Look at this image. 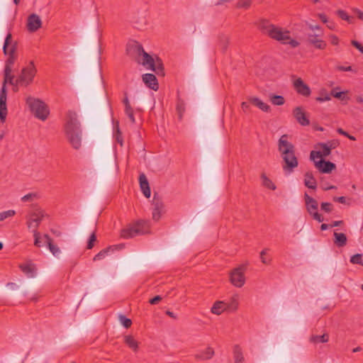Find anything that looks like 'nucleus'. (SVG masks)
I'll list each match as a JSON object with an SVG mask.
<instances>
[{
  "mask_svg": "<svg viewBox=\"0 0 363 363\" xmlns=\"http://www.w3.org/2000/svg\"><path fill=\"white\" fill-rule=\"evenodd\" d=\"M337 14L342 20H345L348 23H352V17L350 16L346 11L343 10H338L337 11Z\"/></svg>",
  "mask_w": 363,
  "mask_h": 363,
  "instance_id": "obj_38",
  "label": "nucleus"
},
{
  "mask_svg": "<svg viewBox=\"0 0 363 363\" xmlns=\"http://www.w3.org/2000/svg\"><path fill=\"white\" fill-rule=\"evenodd\" d=\"M225 311H227L225 302L221 301H216L211 308V312L218 315H220Z\"/></svg>",
  "mask_w": 363,
  "mask_h": 363,
  "instance_id": "obj_28",
  "label": "nucleus"
},
{
  "mask_svg": "<svg viewBox=\"0 0 363 363\" xmlns=\"http://www.w3.org/2000/svg\"><path fill=\"white\" fill-rule=\"evenodd\" d=\"M350 262L354 264H360L363 266L362 255L356 254L352 256L350 258Z\"/></svg>",
  "mask_w": 363,
  "mask_h": 363,
  "instance_id": "obj_40",
  "label": "nucleus"
},
{
  "mask_svg": "<svg viewBox=\"0 0 363 363\" xmlns=\"http://www.w3.org/2000/svg\"><path fill=\"white\" fill-rule=\"evenodd\" d=\"M96 240V237L94 233H93L89 239L88 243H87V248L91 249L94 247V243Z\"/></svg>",
  "mask_w": 363,
  "mask_h": 363,
  "instance_id": "obj_48",
  "label": "nucleus"
},
{
  "mask_svg": "<svg viewBox=\"0 0 363 363\" xmlns=\"http://www.w3.org/2000/svg\"><path fill=\"white\" fill-rule=\"evenodd\" d=\"M304 201L307 212L313 218V219L320 223L324 220L323 216L318 212V201L310 196L307 193L304 194Z\"/></svg>",
  "mask_w": 363,
  "mask_h": 363,
  "instance_id": "obj_8",
  "label": "nucleus"
},
{
  "mask_svg": "<svg viewBox=\"0 0 363 363\" xmlns=\"http://www.w3.org/2000/svg\"><path fill=\"white\" fill-rule=\"evenodd\" d=\"M124 342L134 352L138 351L139 342L132 335L124 336Z\"/></svg>",
  "mask_w": 363,
  "mask_h": 363,
  "instance_id": "obj_31",
  "label": "nucleus"
},
{
  "mask_svg": "<svg viewBox=\"0 0 363 363\" xmlns=\"http://www.w3.org/2000/svg\"><path fill=\"white\" fill-rule=\"evenodd\" d=\"M66 135L73 148L78 150L82 145V130L65 132Z\"/></svg>",
  "mask_w": 363,
  "mask_h": 363,
  "instance_id": "obj_16",
  "label": "nucleus"
},
{
  "mask_svg": "<svg viewBox=\"0 0 363 363\" xmlns=\"http://www.w3.org/2000/svg\"><path fill=\"white\" fill-rule=\"evenodd\" d=\"M34 237V245L40 247L42 246V242L40 240V233L38 230H35L33 233Z\"/></svg>",
  "mask_w": 363,
  "mask_h": 363,
  "instance_id": "obj_43",
  "label": "nucleus"
},
{
  "mask_svg": "<svg viewBox=\"0 0 363 363\" xmlns=\"http://www.w3.org/2000/svg\"><path fill=\"white\" fill-rule=\"evenodd\" d=\"M353 11L356 13L358 18L363 21V12L361 10L358 9H354Z\"/></svg>",
  "mask_w": 363,
  "mask_h": 363,
  "instance_id": "obj_57",
  "label": "nucleus"
},
{
  "mask_svg": "<svg viewBox=\"0 0 363 363\" xmlns=\"http://www.w3.org/2000/svg\"><path fill=\"white\" fill-rule=\"evenodd\" d=\"M330 96L328 94H326L324 97L318 96L316 98V101L319 102H323L325 101H330Z\"/></svg>",
  "mask_w": 363,
  "mask_h": 363,
  "instance_id": "obj_56",
  "label": "nucleus"
},
{
  "mask_svg": "<svg viewBox=\"0 0 363 363\" xmlns=\"http://www.w3.org/2000/svg\"><path fill=\"white\" fill-rule=\"evenodd\" d=\"M334 244L338 247H342L347 245V236L342 233H334Z\"/></svg>",
  "mask_w": 363,
  "mask_h": 363,
  "instance_id": "obj_27",
  "label": "nucleus"
},
{
  "mask_svg": "<svg viewBox=\"0 0 363 363\" xmlns=\"http://www.w3.org/2000/svg\"><path fill=\"white\" fill-rule=\"evenodd\" d=\"M322 211L326 213H330L333 210V205L328 202H323L320 205Z\"/></svg>",
  "mask_w": 363,
  "mask_h": 363,
  "instance_id": "obj_46",
  "label": "nucleus"
},
{
  "mask_svg": "<svg viewBox=\"0 0 363 363\" xmlns=\"http://www.w3.org/2000/svg\"><path fill=\"white\" fill-rule=\"evenodd\" d=\"M320 35L321 34L308 33L307 35V38L308 43L313 45L315 48L320 50H324L325 49L327 44L324 40L319 38Z\"/></svg>",
  "mask_w": 363,
  "mask_h": 363,
  "instance_id": "obj_19",
  "label": "nucleus"
},
{
  "mask_svg": "<svg viewBox=\"0 0 363 363\" xmlns=\"http://www.w3.org/2000/svg\"><path fill=\"white\" fill-rule=\"evenodd\" d=\"M139 182L140 189L146 198H150L151 191L149 186V183L146 176L144 174H141L139 176Z\"/></svg>",
  "mask_w": 363,
  "mask_h": 363,
  "instance_id": "obj_24",
  "label": "nucleus"
},
{
  "mask_svg": "<svg viewBox=\"0 0 363 363\" xmlns=\"http://www.w3.org/2000/svg\"><path fill=\"white\" fill-rule=\"evenodd\" d=\"M293 113L298 123L301 125L306 126L310 124V121L306 117V113L303 111L302 107H296L294 109Z\"/></svg>",
  "mask_w": 363,
  "mask_h": 363,
  "instance_id": "obj_20",
  "label": "nucleus"
},
{
  "mask_svg": "<svg viewBox=\"0 0 363 363\" xmlns=\"http://www.w3.org/2000/svg\"><path fill=\"white\" fill-rule=\"evenodd\" d=\"M4 79L2 84V87L0 92V121L1 123H4L7 116V94L6 85L9 83L11 85L17 86L16 84V79L14 76L11 74L12 70L9 67L4 68Z\"/></svg>",
  "mask_w": 363,
  "mask_h": 363,
  "instance_id": "obj_4",
  "label": "nucleus"
},
{
  "mask_svg": "<svg viewBox=\"0 0 363 363\" xmlns=\"http://www.w3.org/2000/svg\"><path fill=\"white\" fill-rule=\"evenodd\" d=\"M259 28L263 34L284 45H289L292 48H296L299 45L298 41L291 38L289 30L275 26L269 21L262 20Z\"/></svg>",
  "mask_w": 363,
  "mask_h": 363,
  "instance_id": "obj_3",
  "label": "nucleus"
},
{
  "mask_svg": "<svg viewBox=\"0 0 363 363\" xmlns=\"http://www.w3.org/2000/svg\"><path fill=\"white\" fill-rule=\"evenodd\" d=\"M109 250H110V248H107V249L100 251L97 255H96L94 256V260L96 261V260H100V259H104L107 255Z\"/></svg>",
  "mask_w": 363,
  "mask_h": 363,
  "instance_id": "obj_44",
  "label": "nucleus"
},
{
  "mask_svg": "<svg viewBox=\"0 0 363 363\" xmlns=\"http://www.w3.org/2000/svg\"><path fill=\"white\" fill-rule=\"evenodd\" d=\"M334 201H337L340 203H345L346 198L345 196L335 197Z\"/></svg>",
  "mask_w": 363,
  "mask_h": 363,
  "instance_id": "obj_59",
  "label": "nucleus"
},
{
  "mask_svg": "<svg viewBox=\"0 0 363 363\" xmlns=\"http://www.w3.org/2000/svg\"><path fill=\"white\" fill-rule=\"evenodd\" d=\"M150 232V223L147 220H138L132 225L124 228L121 232V236L128 239L136 236L148 233Z\"/></svg>",
  "mask_w": 363,
  "mask_h": 363,
  "instance_id": "obj_6",
  "label": "nucleus"
},
{
  "mask_svg": "<svg viewBox=\"0 0 363 363\" xmlns=\"http://www.w3.org/2000/svg\"><path fill=\"white\" fill-rule=\"evenodd\" d=\"M124 95H125V96H124V99L123 100V103L125 107L130 106V104L129 99L128 98L127 93L125 92Z\"/></svg>",
  "mask_w": 363,
  "mask_h": 363,
  "instance_id": "obj_58",
  "label": "nucleus"
},
{
  "mask_svg": "<svg viewBox=\"0 0 363 363\" xmlns=\"http://www.w3.org/2000/svg\"><path fill=\"white\" fill-rule=\"evenodd\" d=\"M289 135H281L278 141V150L283 160V170L286 174H291L298 165V158L295 154L294 145L288 140Z\"/></svg>",
  "mask_w": 363,
  "mask_h": 363,
  "instance_id": "obj_2",
  "label": "nucleus"
},
{
  "mask_svg": "<svg viewBox=\"0 0 363 363\" xmlns=\"http://www.w3.org/2000/svg\"><path fill=\"white\" fill-rule=\"evenodd\" d=\"M26 104L35 118L43 121L48 118L50 114L49 107L42 100L29 96L26 99Z\"/></svg>",
  "mask_w": 363,
  "mask_h": 363,
  "instance_id": "obj_5",
  "label": "nucleus"
},
{
  "mask_svg": "<svg viewBox=\"0 0 363 363\" xmlns=\"http://www.w3.org/2000/svg\"><path fill=\"white\" fill-rule=\"evenodd\" d=\"M16 214L14 210H9L0 213V221H3L7 218L13 217Z\"/></svg>",
  "mask_w": 363,
  "mask_h": 363,
  "instance_id": "obj_41",
  "label": "nucleus"
},
{
  "mask_svg": "<svg viewBox=\"0 0 363 363\" xmlns=\"http://www.w3.org/2000/svg\"><path fill=\"white\" fill-rule=\"evenodd\" d=\"M319 18L323 22V23H327L328 22V18H327V16L323 14V13H320L319 14Z\"/></svg>",
  "mask_w": 363,
  "mask_h": 363,
  "instance_id": "obj_64",
  "label": "nucleus"
},
{
  "mask_svg": "<svg viewBox=\"0 0 363 363\" xmlns=\"http://www.w3.org/2000/svg\"><path fill=\"white\" fill-rule=\"evenodd\" d=\"M245 267L240 265L230 272V281L235 287L240 288L245 283Z\"/></svg>",
  "mask_w": 363,
  "mask_h": 363,
  "instance_id": "obj_9",
  "label": "nucleus"
},
{
  "mask_svg": "<svg viewBox=\"0 0 363 363\" xmlns=\"http://www.w3.org/2000/svg\"><path fill=\"white\" fill-rule=\"evenodd\" d=\"M352 45L354 46L357 49H358L359 52H361L363 54V46L359 42L356 40H352Z\"/></svg>",
  "mask_w": 363,
  "mask_h": 363,
  "instance_id": "obj_52",
  "label": "nucleus"
},
{
  "mask_svg": "<svg viewBox=\"0 0 363 363\" xmlns=\"http://www.w3.org/2000/svg\"><path fill=\"white\" fill-rule=\"evenodd\" d=\"M152 206V219L157 221L160 220L162 215L165 213L164 205L162 200L155 195L153 197Z\"/></svg>",
  "mask_w": 363,
  "mask_h": 363,
  "instance_id": "obj_14",
  "label": "nucleus"
},
{
  "mask_svg": "<svg viewBox=\"0 0 363 363\" xmlns=\"http://www.w3.org/2000/svg\"><path fill=\"white\" fill-rule=\"evenodd\" d=\"M214 350L208 347L201 352L195 355V358L199 360H208L211 359L214 355Z\"/></svg>",
  "mask_w": 363,
  "mask_h": 363,
  "instance_id": "obj_25",
  "label": "nucleus"
},
{
  "mask_svg": "<svg viewBox=\"0 0 363 363\" xmlns=\"http://www.w3.org/2000/svg\"><path fill=\"white\" fill-rule=\"evenodd\" d=\"M36 197V194L35 193H30L25 196H23L21 198V201L23 202H28L33 201Z\"/></svg>",
  "mask_w": 363,
  "mask_h": 363,
  "instance_id": "obj_47",
  "label": "nucleus"
},
{
  "mask_svg": "<svg viewBox=\"0 0 363 363\" xmlns=\"http://www.w3.org/2000/svg\"><path fill=\"white\" fill-rule=\"evenodd\" d=\"M304 184L309 189H315L317 187L316 180L311 172H307L304 174Z\"/></svg>",
  "mask_w": 363,
  "mask_h": 363,
  "instance_id": "obj_30",
  "label": "nucleus"
},
{
  "mask_svg": "<svg viewBox=\"0 0 363 363\" xmlns=\"http://www.w3.org/2000/svg\"><path fill=\"white\" fill-rule=\"evenodd\" d=\"M177 112L179 116V120L182 119L184 113L185 112V104L183 101L178 100L177 104Z\"/></svg>",
  "mask_w": 363,
  "mask_h": 363,
  "instance_id": "obj_36",
  "label": "nucleus"
},
{
  "mask_svg": "<svg viewBox=\"0 0 363 363\" xmlns=\"http://www.w3.org/2000/svg\"><path fill=\"white\" fill-rule=\"evenodd\" d=\"M48 247L54 256H57L60 253V248L57 245H55L52 242H49Z\"/></svg>",
  "mask_w": 363,
  "mask_h": 363,
  "instance_id": "obj_42",
  "label": "nucleus"
},
{
  "mask_svg": "<svg viewBox=\"0 0 363 363\" xmlns=\"http://www.w3.org/2000/svg\"><path fill=\"white\" fill-rule=\"evenodd\" d=\"M330 150L335 149L338 146L339 143L337 140H330L328 143H325Z\"/></svg>",
  "mask_w": 363,
  "mask_h": 363,
  "instance_id": "obj_50",
  "label": "nucleus"
},
{
  "mask_svg": "<svg viewBox=\"0 0 363 363\" xmlns=\"http://www.w3.org/2000/svg\"><path fill=\"white\" fill-rule=\"evenodd\" d=\"M293 86L296 91L301 96L308 97L311 94L310 87L303 81L301 78H297L294 80Z\"/></svg>",
  "mask_w": 363,
  "mask_h": 363,
  "instance_id": "obj_15",
  "label": "nucleus"
},
{
  "mask_svg": "<svg viewBox=\"0 0 363 363\" xmlns=\"http://www.w3.org/2000/svg\"><path fill=\"white\" fill-rule=\"evenodd\" d=\"M45 216V213L40 208L35 209L27 218V226L29 229L32 230L34 233L37 230L41 221Z\"/></svg>",
  "mask_w": 363,
  "mask_h": 363,
  "instance_id": "obj_10",
  "label": "nucleus"
},
{
  "mask_svg": "<svg viewBox=\"0 0 363 363\" xmlns=\"http://www.w3.org/2000/svg\"><path fill=\"white\" fill-rule=\"evenodd\" d=\"M329 340V335L327 333H324L322 335H312L310 338V341L313 343L317 344L319 342L325 343Z\"/></svg>",
  "mask_w": 363,
  "mask_h": 363,
  "instance_id": "obj_35",
  "label": "nucleus"
},
{
  "mask_svg": "<svg viewBox=\"0 0 363 363\" xmlns=\"http://www.w3.org/2000/svg\"><path fill=\"white\" fill-rule=\"evenodd\" d=\"M36 72L33 62H30L28 65L21 70L18 77L16 79V85L25 86L29 85L33 82Z\"/></svg>",
  "mask_w": 363,
  "mask_h": 363,
  "instance_id": "obj_7",
  "label": "nucleus"
},
{
  "mask_svg": "<svg viewBox=\"0 0 363 363\" xmlns=\"http://www.w3.org/2000/svg\"><path fill=\"white\" fill-rule=\"evenodd\" d=\"M337 69L340 71H343V72H350V71H353L352 68L351 66H347V67H345V66H338L337 67Z\"/></svg>",
  "mask_w": 363,
  "mask_h": 363,
  "instance_id": "obj_55",
  "label": "nucleus"
},
{
  "mask_svg": "<svg viewBox=\"0 0 363 363\" xmlns=\"http://www.w3.org/2000/svg\"><path fill=\"white\" fill-rule=\"evenodd\" d=\"M162 300V297L160 296H156L154 298L150 300V303L152 305L157 304L159 301Z\"/></svg>",
  "mask_w": 363,
  "mask_h": 363,
  "instance_id": "obj_54",
  "label": "nucleus"
},
{
  "mask_svg": "<svg viewBox=\"0 0 363 363\" xmlns=\"http://www.w3.org/2000/svg\"><path fill=\"white\" fill-rule=\"evenodd\" d=\"M126 51L131 56L137 55V61L141 63L147 69L154 71L156 74H162L163 72L162 63L159 57L154 59L147 53L143 46L137 42L128 44Z\"/></svg>",
  "mask_w": 363,
  "mask_h": 363,
  "instance_id": "obj_1",
  "label": "nucleus"
},
{
  "mask_svg": "<svg viewBox=\"0 0 363 363\" xmlns=\"http://www.w3.org/2000/svg\"><path fill=\"white\" fill-rule=\"evenodd\" d=\"M229 45V37L225 34L218 35V46L223 51H225Z\"/></svg>",
  "mask_w": 363,
  "mask_h": 363,
  "instance_id": "obj_33",
  "label": "nucleus"
},
{
  "mask_svg": "<svg viewBox=\"0 0 363 363\" xmlns=\"http://www.w3.org/2000/svg\"><path fill=\"white\" fill-rule=\"evenodd\" d=\"M227 311L234 312L238 308L239 296L234 294L232 296L228 302H225Z\"/></svg>",
  "mask_w": 363,
  "mask_h": 363,
  "instance_id": "obj_29",
  "label": "nucleus"
},
{
  "mask_svg": "<svg viewBox=\"0 0 363 363\" xmlns=\"http://www.w3.org/2000/svg\"><path fill=\"white\" fill-rule=\"evenodd\" d=\"M233 353L235 363H245L242 350L240 345H235L233 347Z\"/></svg>",
  "mask_w": 363,
  "mask_h": 363,
  "instance_id": "obj_26",
  "label": "nucleus"
},
{
  "mask_svg": "<svg viewBox=\"0 0 363 363\" xmlns=\"http://www.w3.org/2000/svg\"><path fill=\"white\" fill-rule=\"evenodd\" d=\"M269 100L274 106H282L285 103L284 96L281 95H276L274 94H269L268 95Z\"/></svg>",
  "mask_w": 363,
  "mask_h": 363,
  "instance_id": "obj_32",
  "label": "nucleus"
},
{
  "mask_svg": "<svg viewBox=\"0 0 363 363\" xmlns=\"http://www.w3.org/2000/svg\"><path fill=\"white\" fill-rule=\"evenodd\" d=\"M343 92H336L335 90H333L332 92H331V94L335 97V98H337V99H340L342 96Z\"/></svg>",
  "mask_w": 363,
  "mask_h": 363,
  "instance_id": "obj_60",
  "label": "nucleus"
},
{
  "mask_svg": "<svg viewBox=\"0 0 363 363\" xmlns=\"http://www.w3.org/2000/svg\"><path fill=\"white\" fill-rule=\"evenodd\" d=\"M21 270L29 278H33L35 275L36 267L31 262H26L19 265Z\"/></svg>",
  "mask_w": 363,
  "mask_h": 363,
  "instance_id": "obj_23",
  "label": "nucleus"
},
{
  "mask_svg": "<svg viewBox=\"0 0 363 363\" xmlns=\"http://www.w3.org/2000/svg\"><path fill=\"white\" fill-rule=\"evenodd\" d=\"M330 43L334 45H337L339 43V38L335 35H330L329 36Z\"/></svg>",
  "mask_w": 363,
  "mask_h": 363,
  "instance_id": "obj_51",
  "label": "nucleus"
},
{
  "mask_svg": "<svg viewBox=\"0 0 363 363\" xmlns=\"http://www.w3.org/2000/svg\"><path fill=\"white\" fill-rule=\"evenodd\" d=\"M321 148L322 150L311 151L310 154L311 160L315 161V160L322 159V157H328L331 153V150L323 143H318L316 148Z\"/></svg>",
  "mask_w": 363,
  "mask_h": 363,
  "instance_id": "obj_17",
  "label": "nucleus"
},
{
  "mask_svg": "<svg viewBox=\"0 0 363 363\" xmlns=\"http://www.w3.org/2000/svg\"><path fill=\"white\" fill-rule=\"evenodd\" d=\"M166 314L169 316L170 318H173V319H177V316L172 311H166Z\"/></svg>",
  "mask_w": 363,
  "mask_h": 363,
  "instance_id": "obj_63",
  "label": "nucleus"
},
{
  "mask_svg": "<svg viewBox=\"0 0 363 363\" xmlns=\"http://www.w3.org/2000/svg\"><path fill=\"white\" fill-rule=\"evenodd\" d=\"M119 320L121 323L125 328H129L132 325V320L128 318H126L123 315H120L118 316Z\"/></svg>",
  "mask_w": 363,
  "mask_h": 363,
  "instance_id": "obj_39",
  "label": "nucleus"
},
{
  "mask_svg": "<svg viewBox=\"0 0 363 363\" xmlns=\"http://www.w3.org/2000/svg\"><path fill=\"white\" fill-rule=\"evenodd\" d=\"M125 113L127 115V116L128 117V118L130 119V122L132 123H135V118L134 116L133 108H132L131 106L125 107Z\"/></svg>",
  "mask_w": 363,
  "mask_h": 363,
  "instance_id": "obj_37",
  "label": "nucleus"
},
{
  "mask_svg": "<svg viewBox=\"0 0 363 363\" xmlns=\"http://www.w3.org/2000/svg\"><path fill=\"white\" fill-rule=\"evenodd\" d=\"M268 250H269L267 248H265L260 252V259H261L262 262L264 264L269 263V260H267V259L265 258V256H264L267 254Z\"/></svg>",
  "mask_w": 363,
  "mask_h": 363,
  "instance_id": "obj_49",
  "label": "nucleus"
},
{
  "mask_svg": "<svg viewBox=\"0 0 363 363\" xmlns=\"http://www.w3.org/2000/svg\"><path fill=\"white\" fill-rule=\"evenodd\" d=\"M261 179H262V184L271 190H275L276 189V185L273 183V182L268 178L265 174H261Z\"/></svg>",
  "mask_w": 363,
  "mask_h": 363,
  "instance_id": "obj_34",
  "label": "nucleus"
},
{
  "mask_svg": "<svg viewBox=\"0 0 363 363\" xmlns=\"http://www.w3.org/2000/svg\"><path fill=\"white\" fill-rule=\"evenodd\" d=\"M42 24L40 17L35 13H32L27 18L26 28L29 33H35L42 27Z\"/></svg>",
  "mask_w": 363,
  "mask_h": 363,
  "instance_id": "obj_13",
  "label": "nucleus"
},
{
  "mask_svg": "<svg viewBox=\"0 0 363 363\" xmlns=\"http://www.w3.org/2000/svg\"><path fill=\"white\" fill-rule=\"evenodd\" d=\"M337 132L339 134L342 135H344L345 137H349V133H347L346 131H345L343 129H342L340 128H337Z\"/></svg>",
  "mask_w": 363,
  "mask_h": 363,
  "instance_id": "obj_61",
  "label": "nucleus"
},
{
  "mask_svg": "<svg viewBox=\"0 0 363 363\" xmlns=\"http://www.w3.org/2000/svg\"><path fill=\"white\" fill-rule=\"evenodd\" d=\"M343 223L342 220H335L332 224H330V228L340 225Z\"/></svg>",
  "mask_w": 363,
  "mask_h": 363,
  "instance_id": "obj_62",
  "label": "nucleus"
},
{
  "mask_svg": "<svg viewBox=\"0 0 363 363\" xmlns=\"http://www.w3.org/2000/svg\"><path fill=\"white\" fill-rule=\"evenodd\" d=\"M79 130L81 129L77 113L74 111H68L65 116V131L70 132Z\"/></svg>",
  "mask_w": 363,
  "mask_h": 363,
  "instance_id": "obj_12",
  "label": "nucleus"
},
{
  "mask_svg": "<svg viewBox=\"0 0 363 363\" xmlns=\"http://www.w3.org/2000/svg\"><path fill=\"white\" fill-rule=\"evenodd\" d=\"M251 5V0H240L237 4L238 8L248 9Z\"/></svg>",
  "mask_w": 363,
  "mask_h": 363,
  "instance_id": "obj_45",
  "label": "nucleus"
},
{
  "mask_svg": "<svg viewBox=\"0 0 363 363\" xmlns=\"http://www.w3.org/2000/svg\"><path fill=\"white\" fill-rule=\"evenodd\" d=\"M11 34L9 33L5 39V42L3 47V50L5 55L9 54L10 56L6 62L5 67H9L12 70V67L14 63L13 53L15 52V45H11Z\"/></svg>",
  "mask_w": 363,
  "mask_h": 363,
  "instance_id": "obj_11",
  "label": "nucleus"
},
{
  "mask_svg": "<svg viewBox=\"0 0 363 363\" xmlns=\"http://www.w3.org/2000/svg\"><path fill=\"white\" fill-rule=\"evenodd\" d=\"M315 167L321 172L325 174L330 173L336 168V165L330 161H325L323 159L319 160H315Z\"/></svg>",
  "mask_w": 363,
  "mask_h": 363,
  "instance_id": "obj_18",
  "label": "nucleus"
},
{
  "mask_svg": "<svg viewBox=\"0 0 363 363\" xmlns=\"http://www.w3.org/2000/svg\"><path fill=\"white\" fill-rule=\"evenodd\" d=\"M144 83L152 90L157 91L159 88L156 77L152 74H145L143 75Z\"/></svg>",
  "mask_w": 363,
  "mask_h": 363,
  "instance_id": "obj_22",
  "label": "nucleus"
},
{
  "mask_svg": "<svg viewBox=\"0 0 363 363\" xmlns=\"http://www.w3.org/2000/svg\"><path fill=\"white\" fill-rule=\"evenodd\" d=\"M241 108L245 113H246L250 110V106L247 102L243 101L241 103Z\"/></svg>",
  "mask_w": 363,
  "mask_h": 363,
  "instance_id": "obj_53",
  "label": "nucleus"
},
{
  "mask_svg": "<svg viewBox=\"0 0 363 363\" xmlns=\"http://www.w3.org/2000/svg\"><path fill=\"white\" fill-rule=\"evenodd\" d=\"M247 100L249 101L250 103L252 104L253 105H255L264 112L269 113L271 111L270 106L262 101L258 97L249 96L247 98Z\"/></svg>",
  "mask_w": 363,
  "mask_h": 363,
  "instance_id": "obj_21",
  "label": "nucleus"
}]
</instances>
